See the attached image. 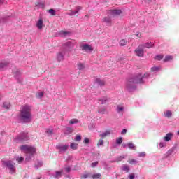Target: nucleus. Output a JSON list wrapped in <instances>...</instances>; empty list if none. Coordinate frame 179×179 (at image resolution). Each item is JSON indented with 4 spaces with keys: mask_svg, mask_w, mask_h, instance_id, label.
Returning <instances> with one entry per match:
<instances>
[{
    "mask_svg": "<svg viewBox=\"0 0 179 179\" xmlns=\"http://www.w3.org/2000/svg\"><path fill=\"white\" fill-rule=\"evenodd\" d=\"M116 143L117 145H121V143H122V137H119V138H117Z\"/></svg>",
    "mask_w": 179,
    "mask_h": 179,
    "instance_id": "obj_36",
    "label": "nucleus"
},
{
    "mask_svg": "<svg viewBox=\"0 0 179 179\" xmlns=\"http://www.w3.org/2000/svg\"><path fill=\"white\" fill-rule=\"evenodd\" d=\"M171 59H173L172 56H166V57H165L164 61V62H167V61H171Z\"/></svg>",
    "mask_w": 179,
    "mask_h": 179,
    "instance_id": "obj_29",
    "label": "nucleus"
},
{
    "mask_svg": "<svg viewBox=\"0 0 179 179\" xmlns=\"http://www.w3.org/2000/svg\"><path fill=\"white\" fill-rule=\"evenodd\" d=\"M104 145V141L102 139H99V141L97 143L98 148H100V146H103Z\"/></svg>",
    "mask_w": 179,
    "mask_h": 179,
    "instance_id": "obj_24",
    "label": "nucleus"
},
{
    "mask_svg": "<svg viewBox=\"0 0 179 179\" xmlns=\"http://www.w3.org/2000/svg\"><path fill=\"white\" fill-rule=\"evenodd\" d=\"M3 108H6V110H9L10 108V103L6 102L3 105Z\"/></svg>",
    "mask_w": 179,
    "mask_h": 179,
    "instance_id": "obj_22",
    "label": "nucleus"
},
{
    "mask_svg": "<svg viewBox=\"0 0 179 179\" xmlns=\"http://www.w3.org/2000/svg\"><path fill=\"white\" fill-rule=\"evenodd\" d=\"M155 59H157V61H162V59H163V55H158L155 57Z\"/></svg>",
    "mask_w": 179,
    "mask_h": 179,
    "instance_id": "obj_28",
    "label": "nucleus"
},
{
    "mask_svg": "<svg viewBox=\"0 0 179 179\" xmlns=\"http://www.w3.org/2000/svg\"><path fill=\"white\" fill-rule=\"evenodd\" d=\"M161 68L160 66H154L151 68V72H159L160 71Z\"/></svg>",
    "mask_w": 179,
    "mask_h": 179,
    "instance_id": "obj_20",
    "label": "nucleus"
},
{
    "mask_svg": "<svg viewBox=\"0 0 179 179\" xmlns=\"http://www.w3.org/2000/svg\"><path fill=\"white\" fill-rule=\"evenodd\" d=\"M78 69H79L80 71H82V69H85V64L79 63L78 64Z\"/></svg>",
    "mask_w": 179,
    "mask_h": 179,
    "instance_id": "obj_26",
    "label": "nucleus"
},
{
    "mask_svg": "<svg viewBox=\"0 0 179 179\" xmlns=\"http://www.w3.org/2000/svg\"><path fill=\"white\" fill-rule=\"evenodd\" d=\"M0 100H1V96H0Z\"/></svg>",
    "mask_w": 179,
    "mask_h": 179,
    "instance_id": "obj_55",
    "label": "nucleus"
},
{
    "mask_svg": "<svg viewBox=\"0 0 179 179\" xmlns=\"http://www.w3.org/2000/svg\"><path fill=\"white\" fill-rule=\"evenodd\" d=\"M136 36L137 37H141V34L137 33V34H136Z\"/></svg>",
    "mask_w": 179,
    "mask_h": 179,
    "instance_id": "obj_52",
    "label": "nucleus"
},
{
    "mask_svg": "<svg viewBox=\"0 0 179 179\" xmlns=\"http://www.w3.org/2000/svg\"><path fill=\"white\" fill-rule=\"evenodd\" d=\"M140 45H143V48H153L155 46V44H153L152 42L150 43H145L144 44H141Z\"/></svg>",
    "mask_w": 179,
    "mask_h": 179,
    "instance_id": "obj_10",
    "label": "nucleus"
},
{
    "mask_svg": "<svg viewBox=\"0 0 179 179\" xmlns=\"http://www.w3.org/2000/svg\"><path fill=\"white\" fill-rule=\"evenodd\" d=\"M128 42L125 40V39H122L120 41V45L122 46V47H124V45H127V43Z\"/></svg>",
    "mask_w": 179,
    "mask_h": 179,
    "instance_id": "obj_23",
    "label": "nucleus"
},
{
    "mask_svg": "<svg viewBox=\"0 0 179 179\" xmlns=\"http://www.w3.org/2000/svg\"><path fill=\"white\" fill-rule=\"evenodd\" d=\"M3 164L6 167H8L11 174H13V173H15V171H16V168L15 167V162H13V161H3Z\"/></svg>",
    "mask_w": 179,
    "mask_h": 179,
    "instance_id": "obj_4",
    "label": "nucleus"
},
{
    "mask_svg": "<svg viewBox=\"0 0 179 179\" xmlns=\"http://www.w3.org/2000/svg\"><path fill=\"white\" fill-rule=\"evenodd\" d=\"M172 137H173V134L172 133H168L166 135V136L164 138V139L166 142H169V141H171Z\"/></svg>",
    "mask_w": 179,
    "mask_h": 179,
    "instance_id": "obj_15",
    "label": "nucleus"
},
{
    "mask_svg": "<svg viewBox=\"0 0 179 179\" xmlns=\"http://www.w3.org/2000/svg\"><path fill=\"white\" fill-rule=\"evenodd\" d=\"M106 101H107V98L99 99V104H105Z\"/></svg>",
    "mask_w": 179,
    "mask_h": 179,
    "instance_id": "obj_38",
    "label": "nucleus"
},
{
    "mask_svg": "<svg viewBox=\"0 0 179 179\" xmlns=\"http://www.w3.org/2000/svg\"><path fill=\"white\" fill-rule=\"evenodd\" d=\"M62 174V171H56V174L55 176V178H61Z\"/></svg>",
    "mask_w": 179,
    "mask_h": 179,
    "instance_id": "obj_25",
    "label": "nucleus"
},
{
    "mask_svg": "<svg viewBox=\"0 0 179 179\" xmlns=\"http://www.w3.org/2000/svg\"><path fill=\"white\" fill-rule=\"evenodd\" d=\"M106 111L107 110L106 108H102V109L101 108L98 110V113L99 114H106Z\"/></svg>",
    "mask_w": 179,
    "mask_h": 179,
    "instance_id": "obj_30",
    "label": "nucleus"
},
{
    "mask_svg": "<svg viewBox=\"0 0 179 179\" xmlns=\"http://www.w3.org/2000/svg\"><path fill=\"white\" fill-rule=\"evenodd\" d=\"M71 149H73V150H76L78 149V143H71L70 144Z\"/></svg>",
    "mask_w": 179,
    "mask_h": 179,
    "instance_id": "obj_18",
    "label": "nucleus"
},
{
    "mask_svg": "<svg viewBox=\"0 0 179 179\" xmlns=\"http://www.w3.org/2000/svg\"><path fill=\"white\" fill-rule=\"evenodd\" d=\"M75 141L77 142H80V141H82V136H80V135L76 136Z\"/></svg>",
    "mask_w": 179,
    "mask_h": 179,
    "instance_id": "obj_35",
    "label": "nucleus"
},
{
    "mask_svg": "<svg viewBox=\"0 0 179 179\" xmlns=\"http://www.w3.org/2000/svg\"><path fill=\"white\" fill-rule=\"evenodd\" d=\"M35 5L36 6H37L38 8H41V9H44V8H45V4L44 3V2H36Z\"/></svg>",
    "mask_w": 179,
    "mask_h": 179,
    "instance_id": "obj_16",
    "label": "nucleus"
},
{
    "mask_svg": "<svg viewBox=\"0 0 179 179\" xmlns=\"http://www.w3.org/2000/svg\"><path fill=\"white\" fill-rule=\"evenodd\" d=\"M43 18L39 19L36 23V27L38 29V30H41L43 29Z\"/></svg>",
    "mask_w": 179,
    "mask_h": 179,
    "instance_id": "obj_11",
    "label": "nucleus"
},
{
    "mask_svg": "<svg viewBox=\"0 0 179 179\" xmlns=\"http://www.w3.org/2000/svg\"><path fill=\"white\" fill-rule=\"evenodd\" d=\"M146 156V153L145 152H141L139 154V157H145Z\"/></svg>",
    "mask_w": 179,
    "mask_h": 179,
    "instance_id": "obj_46",
    "label": "nucleus"
},
{
    "mask_svg": "<svg viewBox=\"0 0 179 179\" xmlns=\"http://www.w3.org/2000/svg\"><path fill=\"white\" fill-rule=\"evenodd\" d=\"M75 11H71L69 15L70 16H73V15H76V14H73V13H74Z\"/></svg>",
    "mask_w": 179,
    "mask_h": 179,
    "instance_id": "obj_51",
    "label": "nucleus"
},
{
    "mask_svg": "<svg viewBox=\"0 0 179 179\" xmlns=\"http://www.w3.org/2000/svg\"><path fill=\"white\" fill-rule=\"evenodd\" d=\"M98 83H99V85H104V82H101V83H100V82H99V81H98Z\"/></svg>",
    "mask_w": 179,
    "mask_h": 179,
    "instance_id": "obj_53",
    "label": "nucleus"
},
{
    "mask_svg": "<svg viewBox=\"0 0 179 179\" xmlns=\"http://www.w3.org/2000/svg\"><path fill=\"white\" fill-rule=\"evenodd\" d=\"M122 170L128 173V171H129V166L128 165H124L122 167Z\"/></svg>",
    "mask_w": 179,
    "mask_h": 179,
    "instance_id": "obj_31",
    "label": "nucleus"
},
{
    "mask_svg": "<svg viewBox=\"0 0 179 179\" xmlns=\"http://www.w3.org/2000/svg\"><path fill=\"white\" fill-rule=\"evenodd\" d=\"M121 10H110L108 12V15H110L112 17H115V16H118V15H121Z\"/></svg>",
    "mask_w": 179,
    "mask_h": 179,
    "instance_id": "obj_8",
    "label": "nucleus"
},
{
    "mask_svg": "<svg viewBox=\"0 0 179 179\" xmlns=\"http://www.w3.org/2000/svg\"><path fill=\"white\" fill-rule=\"evenodd\" d=\"M89 177V174H84L81 176V179H86Z\"/></svg>",
    "mask_w": 179,
    "mask_h": 179,
    "instance_id": "obj_44",
    "label": "nucleus"
},
{
    "mask_svg": "<svg viewBox=\"0 0 179 179\" xmlns=\"http://www.w3.org/2000/svg\"><path fill=\"white\" fill-rule=\"evenodd\" d=\"M99 164V162H94L91 164V167H96Z\"/></svg>",
    "mask_w": 179,
    "mask_h": 179,
    "instance_id": "obj_43",
    "label": "nucleus"
},
{
    "mask_svg": "<svg viewBox=\"0 0 179 179\" xmlns=\"http://www.w3.org/2000/svg\"><path fill=\"white\" fill-rule=\"evenodd\" d=\"M128 146H129V149H134V148H135V145H134V143H129Z\"/></svg>",
    "mask_w": 179,
    "mask_h": 179,
    "instance_id": "obj_41",
    "label": "nucleus"
},
{
    "mask_svg": "<svg viewBox=\"0 0 179 179\" xmlns=\"http://www.w3.org/2000/svg\"><path fill=\"white\" fill-rule=\"evenodd\" d=\"M26 141H29V136L26 133H22L20 136H17L16 138L17 142H20L23 143V142H26Z\"/></svg>",
    "mask_w": 179,
    "mask_h": 179,
    "instance_id": "obj_5",
    "label": "nucleus"
},
{
    "mask_svg": "<svg viewBox=\"0 0 179 179\" xmlns=\"http://www.w3.org/2000/svg\"><path fill=\"white\" fill-rule=\"evenodd\" d=\"M80 10H82V7L80 6H78L76 8L75 11L73 13V15H76V13L80 12Z\"/></svg>",
    "mask_w": 179,
    "mask_h": 179,
    "instance_id": "obj_19",
    "label": "nucleus"
},
{
    "mask_svg": "<svg viewBox=\"0 0 179 179\" xmlns=\"http://www.w3.org/2000/svg\"><path fill=\"white\" fill-rule=\"evenodd\" d=\"M57 149H59L60 150H67L68 148H69V145H57Z\"/></svg>",
    "mask_w": 179,
    "mask_h": 179,
    "instance_id": "obj_13",
    "label": "nucleus"
},
{
    "mask_svg": "<svg viewBox=\"0 0 179 179\" xmlns=\"http://www.w3.org/2000/svg\"><path fill=\"white\" fill-rule=\"evenodd\" d=\"M112 17H113L110 15V14H108V16L103 17L102 22H103V23H106L107 26H113Z\"/></svg>",
    "mask_w": 179,
    "mask_h": 179,
    "instance_id": "obj_7",
    "label": "nucleus"
},
{
    "mask_svg": "<svg viewBox=\"0 0 179 179\" xmlns=\"http://www.w3.org/2000/svg\"><path fill=\"white\" fill-rule=\"evenodd\" d=\"M111 134V131H110V130H107L106 131L99 134L100 138H101V139H104V138L110 136Z\"/></svg>",
    "mask_w": 179,
    "mask_h": 179,
    "instance_id": "obj_12",
    "label": "nucleus"
},
{
    "mask_svg": "<svg viewBox=\"0 0 179 179\" xmlns=\"http://www.w3.org/2000/svg\"><path fill=\"white\" fill-rule=\"evenodd\" d=\"M52 129H47L46 133H48L49 135H52Z\"/></svg>",
    "mask_w": 179,
    "mask_h": 179,
    "instance_id": "obj_45",
    "label": "nucleus"
},
{
    "mask_svg": "<svg viewBox=\"0 0 179 179\" xmlns=\"http://www.w3.org/2000/svg\"><path fill=\"white\" fill-rule=\"evenodd\" d=\"M69 32H66L64 31H60L59 32V36H62V37H64L65 36H66Z\"/></svg>",
    "mask_w": 179,
    "mask_h": 179,
    "instance_id": "obj_32",
    "label": "nucleus"
},
{
    "mask_svg": "<svg viewBox=\"0 0 179 179\" xmlns=\"http://www.w3.org/2000/svg\"><path fill=\"white\" fill-rule=\"evenodd\" d=\"M89 142H90V140H89V138H86L84 139V143L87 144L89 143Z\"/></svg>",
    "mask_w": 179,
    "mask_h": 179,
    "instance_id": "obj_48",
    "label": "nucleus"
},
{
    "mask_svg": "<svg viewBox=\"0 0 179 179\" xmlns=\"http://www.w3.org/2000/svg\"><path fill=\"white\" fill-rule=\"evenodd\" d=\"M43 96H44V92H38L36 94V97H38V99H41V97H43Z\"/></svg>",
    "mask_w": 179,
    "mask_h": 179,
    "instance_id": "obj_33",
    "label": "nucleus"
},
{
    "mask_svg": "<svg viewBox=\"0 0 179 179\" xmlns=\"http://www.w3.org/2000/svg\"><path fill=\"white\" fill-rule=\"evenodd\" d=\"M128 162L129 163V164H136V159H129Z\"/></svg>",
    "mask_w": 179,
    "mask_h": 179,
    "instance_id": "obj_37",
    "label": "nucleus"
},
{
    "mask_svg": "<svg viewBox=\"0 0 179 179\" xmlns=\"http://www.w3.org/2000/svg\"><path fill=\"white\" fill-rule=\"evenodd\" d=\"M16 160H17V163H22V162H23V160H24V158L19 157V158H17Z\"/></svg>",
    "mask_w": 179,
    "mask_h": 179,
    "instance_id": "obj_40",
    "label": "nucleus"
},
{
    "mask_svg": "<svg viewBox=\"0 0 179 179\" xmlns=\"http://www.w3.org/2000/svg\"><path fill=\"white\" fill-rule=\"evenodd\" d=\"M83 51H93V48L88 44L83 45H82Z\"/></svg>",
    "mask_w": 179,
    "mask_h": 179,
    "instance_id": "obj_9",
    "label": "nucleus"
},
{
    "mask_svg": "<svg viewBox=\"0 0 179 179\" xmlns=\"http://www.w3.org/2000/svg\"><path fill=\"white\" fill-rule=\"evenodd\" d=\"M164 115L166 118H171L173 116V112L171 110H166L164 112Z\"/></svg>",
    "mask_w": 179,
    "mask_h": 179,
    "instance_id": "obj_14",
    "label": "nucleus"
},
{
    "mask_svg": "<svg viewBox=\"0 0 179 179\" xmlns=\"http://www.w3.org/2000/svg\"><path fill=\"white\" fill-rule=\"evenodd\" d=\"M125 159V157L120 156L117 158V162H122V160H124Z\"/></svg>",
    "mask_w": 179,
    "mask_h": 179,
    "instance_id": "obj_42",
    "label": "nucleus"
},
{
    "mask_svg": "<svg viewBox=\"0 0 179 179\" xmlns=\"http://www.w3.org/2000/svg\"><path fill=\"white\" fill-rule=\"evenodd\" d=\"M129 179H135V175L131 173L129 176Z\"/></svg>",
    "mask_w": 179,
    "mask_h": 179,
    "instance_id": "obj_47",
    "label": "nucleus"
},
{
    "mask_svg": "<svg viewBox=\"0 0 179 179\" xmlns=\"http://www.w3.org/2000/svg\"><path fill=\"white\" fill-rule=\"evenodd\" d=\"M20 118L23 122H30L31 121V113H30V107L24 106L20 112Z\"/></svg>",
    "mask_w": 179,
    "mask_h": 179,
    "instance_id": "obj_2",
    "label": "nucleus"
},
{
    "mask_svg": "<svg viewBox=\"0 0 179 179\" xmlns=\"http://www.w3.org/2000/svg\"><path fill=\"white\" fill-rule=\"evenodd\" d=\"M20 149L27 155V157L25 159L26 162H30V160H31V156H33L36 152V148L27 145H23L20 147Z\"/></svg>",
    "mask_w": 179,
    "mask_h": 179,
    "instance_id": "obj_3",
    "label": "nucleus"
},
{
    "mask_svg": "<svg viewBox=\"0 0 179 179\" xmlns=\"http://www.w3.org/2000/svg\"><path fill=\"white\" fill-rule=\"evenodd\" d=\"M65 171H66L67 173H69L71 171V168L70 167H66L65 169Z\"/></svg>",
    "mask_w": 179,
    "mask_h": 179,
    "instance_id": "obj_49",
    "label": "nucleus"
},
{
    "mask_svg": "<svg viewBox=\"0 0 179 179\" xmlns=\"http://www.w3.org/2000/svg\"><path fill=\"white\" fill-rule=\"evenodd\" d=\"M57 60L59 62H61V61H64V52H59L57 54Z\"/></svg>",
    "mask_w": 179,
    "mask_h": 179,
    "instance_id": "obj_17",
    "label": "nucleus"
},
{
    "mask_svg": "<svg viewBox=\"0 0 179 179\" xmlns=\"http://www.w3.org/2000/svg\"><path fill=\"white\" fill-rule=\"evenodd\" d=\"M121 111H124V108L122 106H117V112L121 113Z\"/></svg>",
    "mask_w": 179,
    "mask_h": 179,
    "instance_id": "obj_39",
    "label": "nucleus"
},
{
    "mask_svg": "<svg viewBox=\"0 0 179 179\" xmlns=\"http://www.w3.org/2000/svg\"><path fill=\"white\" fill-rule=\"evenodd\" d=\"M122 135H124V134H127V129H123L121 132Z\"/></svg>",
    "mask_w": 179,
    "mask_h": 179,
    "instance_id": "obj_50",
    "label": "nucleus"
},
{
    "mask_svg": "<svg viewBox=\"0 0 179 179\" xmlns=\"http://www.w3.org/2000/svg\"><path fill=\"white\" fill-rule=\"evenodd\" d=\"M177 134L179 135V130L178 131Z\"/></svg>",
    "mask_w": 179,
    "mask_h": 179,
    "instance_id": "obj_54",
    "label": "nucleus"
},
{
    "mask_svg": "<svg viewBox=\"0 0 179 179\" xmlns=\"http://www.w3.org/2000/svg\"><path fill=\"white\" fill-rule=\"evenodd\" d=\"M148 76L149 73H145L144 75L138 74L134 78H131L127 83L128 89H135V85L136 83H143V80L142 79L148 78Z\"/></svg>",
    "mask_w": 179,
    "mask_h": 179,
    "instance_id": "obj_1",
    "label": "nucleus"
},
{
    "mask_svg": "<svg viewBox=\"0 0 179 179\" xmlns=\"http://www.w3.org/2000/svg\"><path fill=\"white\" fill-rule=\"evenodd\" d=\"M137 57H143L145 51L143 50V45H139L138 48L134 50Z\"/></svg>",
    "mask_w": 179,
    "mask_h": 179,
    "instance_id": "obj_6",
    "label": "nucleus"
},
{
    "mask_svg": "<svg viewBox=\"0 0 179 179\" xmlns=\"http://www.w3.org/2000/svg\"><path fill=\"white\" fill-rule=\"evenodd\" d=\"M101 178V173H94L92 175L93 179H100Z\"/></svg>",
    "mask_w": 179,
    "mask_h": 179,
    "instance_id": "obj_21",
    "label": "nucleus"
},
{
    "mask_svg": "<svg viewBox=\"0 0 179 179\" xmlns=\"http://www.w3.org/2000/svg\"><path fill=\"white\" fill-rule=\"evenodd\" d=\"M48 13L51 15V16H55V10H54V9H49Z\"/></svg>",
    "mask_w": 179,
    "mask_h": 179,
    "instance_id": "obj_27",
    "label": "nucleus"
},
{
    "mask_svg": "<svg viewBox=\"0 0 179 179\" xmlns=\"http://www.w3.org/2000/svg\"><path fill=\"white\" fill-rule=\"evenodd\" d=\"M78 122H79V120H78V119H73L70 120L69 124H78Z\"/></svg>",
    "mask_w": 179,
    "mask_h": 179,
    "instance_id": "obj_34",
    "label": "nucleus"
}]
</instances>
